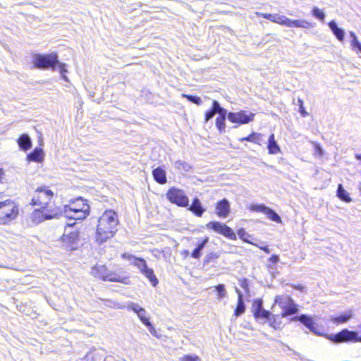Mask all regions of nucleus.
I'll use <instances>...</instances> for the list:
<instances>
[{
  "label": "nucleus",
  "instance_id": "f257e3e1",
  "mask_svg": "<svg viewBox=\"0 0 361 361\" xmlns=\"http://www.w3.org/2000/svg\"><path fill=\"white\" fill-rule=\"evenodd\" d=\"M118 219L116 213L110 209L106 210L98 220L95 240L102 244L111 238L117 231Z\"/></svg>",
  "mask_w": 361,
  "mask_h": 361
},
{
  "label": "nucleus",
  "instance_id": "f03ea898",
  "mask_svg": "<svg viewBox=\"0 0 361 361\" xmlns=\"http://www.w3.org/2000/svg\"><path fill=\"white\" fill-rule=\"evenodd\" d=\"M32 63L36 68L39 69L51 68L52 71H56V67H58L61 78L66 82L68 81V78L66 75V73L68 72L66 64L59 62L56 53L35 54L32 57Z\"/></svg>",
  "mask_w": 361,
  "mask_h": 361
},
{
  "label": "nucleus",
  "instance_id": "7ed1b4c3",
  "mask_svg": "<svg viewBox=\"0 0 361 361\" xmlns=\"http://www.w3.org/2000/svg\"><path fill=\"white\" fill-rule=\"evenodd\" d=\"M61 211V216H63L70 220H82L89 214L90 207L80 197L71 204L64 205Z\"/></svg>",
  "mask_w": 361,
  "mask_h": 361
},
{
  "label": "nucleus",
  "instance_id": "20e7f679",
  "mask_svg": "<svg viewBox=\"0 0 361 361\" xmlns=\"http://www.w3.org/2000/svg\"><path fill=\"white\" fill-rule=\"evenodd\" d=\"M18 215V207L11 200L7 199L0 202V224L11 223Z\"/></svg>",
  "mask_w": 361,
  "mask_h": 361
},
{
  "label": "nucleus",
  "instance_id": "39448f33",
  "mask_svg": "<svg viewBox=\"0 0 361 361\" xmlns=\"http://www.w3.org/2000/svg\"><path fill=\"white\" fill-rule=\"evenodd\" d=\"M91 274L103 281L111 282H120L127 284L128 278L117 275L115 273L108 270L104 265L96 264L92 268Z\"/></svg>",
  "mask_w": 361,
  "mask_h": 361
},
{
  "label": "nucleus",
  "instance_id": "423d86ee",
  "mask_svg": "<svg viewBox=\"0 0 361 361\" xmlns=\"http://www.w3.org/2000/svg\"><path fill=\"white\" fill-rule=\"evenodd\" d=\"M62 214L61 209H49L48 207H42L40 209H35L30 216L34 224H38L45 220L58 218Z\"/></svg>",
  "mask_w": 361,
  "mask_h": 361
},
{
  "label": "nucleus",
  "instance_id": "0eeeda50",
  "mask_svg": "<svg viewBox=\"0 0 361 361\" xmlns=\"http://www.w3.org/2000/svg\"><path fill=\"white\" fill-rule=\"evenodd\" d=\"M274 303L281 308V317H287L293 315L298 312V305L294 300L286 295H278L275 297Z\"/></svg>",
  "mask_w": 361,
  "mask_h": 361
},
{
  "label": "nucleus",
  "instance_id": "6e6552de",
  "mask_svg": "<svg viewBox=\"0 0 361 361\" xmlns=\"http://www.w3.org/2000/svg\"><path fill=\"white\" fill-rule=\"evenodd\" d=\"M326 338L335 343H360V334L356 331H350L344 329L337 334L327 335Z\"/></svg>",
  "mask_w": 361,
  "mask_h": 361
},
{
  "label": "nucleus",
  "instance_id": "1a4fd4ad",
  "mask_svg": "<svg viewBox=\"0 0 361 361\" xmlns=\"http://www.w3.org/2000/svg\"><path fill=\"white\" fill-rule=\"evenodd\" d=\"M167 199L173 204L179 207H186L189 205V199L185 192L178 188H171L166 193Z\"/></svg>",
  "mask_w": 361,
  "mask_h": 361
},
{
  "label": "nucleus",
  "instance_id": "9d476101",
  "mask_svg": "<svg viewBox=\"0 0 361 361\" xmlns=\"http://www.w3.org/2000/svg\"><path fill=\"white\" fill-rule=\"evenodd\" d=\"M54 193L51 190L39 188H37L31 200L30 204L33 206L44 207L51 200Z\"/></svg>",
  "mask_w": 361,
  "mask_h": 361
},
{
  "label": "nucleus",
  "instance_id": "9b49d317",
  "mask_svg": "<svg viewBox=\"0 0 361 361\" xmlns=\"http://www.w3.org/2000/svg\"><path fill=\"white\" fill-rule=\"evenodd\" d=\"M255 114L247 111H240L238 112H229L228 119L232 123L238 124H247L254 120Z\"/></svg>",
  "mask_w": 361,
  "mask_h": 361
},
{
  "label": "nucleus",
  "instance_id": "f8f14e48",
  "mask_svg": "<svg viewBox=\"0 0 361 361\" xmlns=\"http://www.w3.org/2000/svg\"><path fill=\"white\" fill-rule=\"evenodd\" d=\"M206 227L208 229H212L214 232L223 235L231 240L236 238L235 233L230 227L219 221H210L206 225Z\"/></svg>",
  "mask_w": 361,
  "mask_h": 361
},
{
  "label": "nucleus",
  "instance_id": "ddd939ff",
  "mask_svg": "<svg viewBox=\"0 0 361 361\" xmlns=\"http://www.w3.org/2000/svg\"><path fill=\"white\" fill-rule=\"evenodd\" d=\"M292 321H299L305 326H306L312 333L320 335L317 331V326L313 319V318L307 314H300L299 316L294 317L291 319Z\"/></svg>",
  "mask_w": 361,
  "mask_h": 361
},
{
  "label": "nucleus",
  "instance_id": "4468645a",
  "mask_svg": "<svg viewBox=\"0 0 361 361\" xmlns=\"http://www.w3.org/2000/svg\"><path fill=\"white\" fill-rule=\"evenodd\" d=\"M215 109L219 110V116L216 118V126L221 133L225 131L226 128V118L228 116L227 110L221 106L219 103L215 104Z\"/></svg>",
  "mask_w": 361,
  "mask_h": 361
},
{
  "label": "nucleus",
  "instance_id": "2eb2a0df",
  "mask_svg": "<svg viewBox=\"0 0 361 361\" xmlns=\"http://www.w3.org/2000/svg\"><path fill=\"white\" fill-rule=\"evenodd\" d=\"M127 308L136 313L143 324L149 325V320L147 316V312L144 308L141 307L138 304L134 303L133 302H130L128 304Z\"/></svg>",
  "mask_w": 361,
  "mask_h": 361
},
{
  "label": "nucleus",
  "instance_id": "dca6fc26",
  "mask_svg": "<svg viewBox=\"0 0 361 361\" xmlns=\"http://www.w3.org/2000/svg\"><path fill=\"white\" fill-rule=\"evenodd\" d=\"M231 211L230 203L228 200L223 199L216 205V213L221 218H226Z\"/></svg>",
  "mask_w": 361,
  "mask_h": 361
},
{
  "label": "nucleus",
  "instance_id": "f3484780",
  "mask_svg": "<svg viewBox=\"0 0 361 361\" xmlns=\"http://www.w3.org/2000/svg\"><path fill=\"white\" fill-rule=\"evenodd\" d=\"M61 239L62 242L68 248L75 250L78 240V233L71 231L68 234H63Z\"/></svg>",
  "mask_w": 361,
  "mask_h": 361
},
{
  "label": "nucleus",
  "instance_id": "a211bd4d",
  "mask_svg": "<svg viewBox=\"0 0 361 361\" xmlns=\"http://www.w3.org/2000/svg\"><path fill=\"white\" fill-rule=\"evenodd\" d=\"M188 210L192 212L196 216L198 217H201L205 212V209L203 207L200 200L197 197H195L192 200V204L188 208Z\"/></svg>",
  "mask_w": 361,
  "mask_h": 361
},
{
  "label": "nucleus",
  "instance_id": "6ab92c4d",
  "mask_svg": "<svg viewBox=\"0 0 361 361\" xmlns=\"http://www.w3.org/2000/svg\"><path fill=\"white\" fill-rule=\"evenodd\" d=\"M353 317V312L352 310L345 311L343 314L339 316H331L330 319L334 324H344L346 323Z\"/></svg>",
  "mask_w": 361,
  "mask_h": 361
},
{
  "label": "nucleus",
  "instance_id": "aec40b11",
  "mask_svg": "<svg viewBox=\"0 0 361 361\" xmlns=\"http://www.w3.org/2000/svg\"><path fill=\"white\" fill-rule=\"evenodd\" d=\"M286 26L288 27L310 28L312 27V25L305 20H292L288 18Z\"/></svg>",
  "mask_w": 361,
  "mask_h": 361
},
{
  "label": "nucleus",
  "instance_id": "412c9836",
  "mask_svg": "<svg viewBox=\"0 0 361 361\" xmlns=\"http://www.w3.org/2000/svg\"><path fill=\"white\" fill-rule=\"evenodd\" d=\"M154 180L159 184H165L167 182L166 171L161 167H157L152 171Z\"/></svg>",
  "mask_w": 361,
  "mask_h": 361
},
{
  "label": "nucleus",
  "instance_id": "4be33fe9",
  "mask_svg": "<svg viewBox=\"0 0 361 361\" xmlns=\"http://www.w3.org/2000/svg\"><path fill=\"white\" fill-rule=\"evenodd\" d=\"M235 291L238 293V304L235 310L234 314L235 317H239L245 312V305L243 299V294L240 290L235 288Z\"/></svg>",
  "mask_w": 361,
  "mask_h": 361
},
{
  "label": "nucleus",
  "instance_id": "5701e85b",
  "mask_svg": "<svg viewBox=\"0 0 361 361\" xmlns=\"http://www.w3.org/2000/svg\"><path fill=\"white\" fill-rule=\"evenodd\" d=\"M329 27L339 41L342 42L344 39L345 32L342 28L338 27L336 21H330L329 23Z\"/></svg>",
  "mask_w": 361,
  "mask_h": 361
},
{
  "label": "nucleus",
  "instance_id": "b1692460",
  "mask_svg": "<svg viewBox=\"0 0 361 361\" xmlns=\"http://www.w3.org/2000/svg\"><path fill=\"white\" fill-rule=\"evenodd\" d=\"M18 144L19 147L24 151L28 150L32 147V141L27 134L21 135L18 140Z\"/></svg>",
  "mask_w": 361,
  "mask_h": 361
},
{
  "label": "nucleus",
  "instance_id": "393cba45",
  "mask_svg": "<svg viewBox=\"0 0 361 361\" xmlns=\"http://www.w3.org/2000/svg\"><path fill=\"white\" fill-rule=\"evenodd\" d=\"M27 159L30 161L41 162L44 159V152L41 148L36 147L27 156Z\"/></svg>",
  "mask_w": 361,
  "mask_h": 361
},
{
  "label": "nucleus",
  "instance_id": "a878e982",
  "mask_svg": "<svg viewBox=\"0 0 361 361\" xmlns=\"http://www.w3.org/2000/svg\"><path fill=\"white\" fill-rule=\"evenodd\" d=\"M267 148L269 149V153L271 154H276L280 152V147L275 140L274 134L270 135L269 137Z\"/></svg>",
  "mask_w": 361,
  "mask_h": 361
},
{
  "label": "nucleus",
  "instance_id": "bb28decb",
  "mask_svg": "<svg viewBox=\"0 0 361 361\" xmlns=\"http://www.w3.org/2000/svg\"><path fill=\"white\" fill-rule=\"evenodd\" d=\"M173 166L181 172H190L192 169L191 165L183 160H177L173 162Z\"/></svg>",
  "mask_w": 361,
  "mask_h": 361
},
{
  "label": "nucleus",
  "instance_id": "cd10ccee",
  "mask_svg": "<svg viewBox=\"0 0 361 361\" xmlns=\"http://www.w3.org/2000/svg\"><path fill=\"white\" fill-rule=\"evenodd\" d=\"M337 196L340 200L344 202H350L351 201L348 192L343 188L341 184H339L338 186Z\"/></svg>",
  "mask_w": 361,
  "mask_h": 361
},
{
  "label": "nucleus",
  "instance_id": "c85d7f7f",
  "mask_svg": "<svg viewBox=\"0 0 361 361\" xmlns=\"http://www.w3.org/2000/svg\"><path fill=\"white\" fill-rule=\"evenodd\" d=\"M143 275L149 279L152 286L155 287L159 281L157 278L154 274V271L151 268H148L143 273Z\"/></svg>",
  "mask_w": 361,
  "mask_h": 361
},
{
  "label": "nucleus",
  "instance_id": "c756f323",
  "mask_svg": "<svg viewBox=\"0 0 361 361\" xmlns=\"http://www.w3.org/2000/svg\"><path fill=\"white\" fill-rule=\"evenodd\" d=\"M259 136H260V134L257 133H252V134L249 135L247 137L240 138L239 140L240 142L247 141V142H254L255 144L260 145Z\"/></svg>",
  "mask_w": 361,
  "mask_h": 361
},
{
  "label": "nucleus",
  "instance_id": "7c9ffc66",
  "mask_svg": "<svg viewBox=\"0 0 361 361\" xmlns=\"http://www.w3.org/2000/svg\"><path fill=\"white\" fill-rule=\"evenodd\" d=\"M264 214H266L267 216L273 221L279 223V222H281V221L279 215L276 212H275L273 209H271V208H269L268 207H267V209L265 210Z\"/></svg>",
  "mask_w": 361,
  "mask_h": 361
},
{
  "label": "nucleus",
  "instance_id": "2f4dec72",
  "mask_svg": "<svg viewBox=\"0 0 361 361\" xmlns=\"http://www.w3.org/2000/svg\"><path fill=\"white\" fill-rule=\"evenodd\" d=\"M121 257L123 259H128L130 262V264L135 267H137L138 261L142 259L126 252L122 254Z\"/></svg>",
  "mask_w": 361,
  "mask_h": 361
},
{
  "label": "nucleus",
  "instance_id": "473e14b6",
  "mask_svg": "<svg viewBox=\"0 0 361 361\" xmlns=\"http://www.w3.org/2000/svg\"><path fill=\"white\" fill-rule=\"evenodd\" d=\"M219 103L216 100H214L212 102V109L207 111L205 114V121L208 122L210 119H212L216 114H219V111L215 109V104Z\"/></svg>",
  "mask_w": 361,
  "mask_h": 361
},
{
  "label": "nucleus",
  "instance_id": "72a5a7b5",
  "mask_svg": "<svg viewBox=\"0 0 361 361\" xmlns=\"http://www.w3.org/2000/svg\"><path fill=\"white\" fill-rule=\"evenodd\" d=\"M258 314H255V317L257 319V320H267L268 319H269V317L271 316V313L269 312V311H267L266 310H264V308L259 311L258 312Z\"/></svg>",
  "mask_w": 361,
  "mask_h": 361
},
{
  "label": "nucleus",
  "instance_id": "f704fd0d",
  "mask_svg": "<svg viewBox=\"0 0 361 361\" xmlns=\"http://www.w3.org/2000/svg\"><path fill=\"white\" fill-rule=\"evenodd\" d=\"M219 257V255L217 252H210L207 254L204 258L203 263L204 264H207L212 262H215Z\"/></svg>",
  "mask_w": 361,
  "mask_h": 361
},
{
  "label": "nucleus",
  "instance_id": "c9c22d12",
  "mask_svg": "<svg viewBox=\"0 0 361 361\" xmlns=\"http://www.w3.org/2000/svg\"><path fill=\"white\" fill-rule=\"evenodd\" d=\"M350 35L352 37L351 46L353 49H357L358 51L361 52V43L357 40L355 34L353 32H350Z\"/></svg>",
  "mask_w": 361,
  "mask_h": 361
},
{
  "label": "nucleus",
  "instance_id": "e433bc0d",
  "mask_svg": "<svg viewBox=\"0 0 361 361\" xmlns=\"http://www.w3.org/2000/svg\"><path fill=\"white\" fill-rule=\"evenodd\" d=\"M287 20L288 18L286 16L276 13L274 14L273 22L286 26Z\"/></svg>",
  "mask_w": 361,
  "mask_h": 361
},
{
  "label": "nucleus",
  "instance_id": "4c0bfd02",
  "mask_svg": "<svg viewBox=\"0 0 361 361\" xmlns=\"http://www.w3.org/2000/svg\"><path fill=\"white\" fill-rule=\"evenodd\" d=\"M215 289L218 293V298L219 300L226 296L227 292L225 289V286L224 284H219L218 286H215Z\"/></svg>",
  "mask_w": 361,
  "mask_h": 361
},
{
  "label": "nucleus",
  "instance_id": "58836bf2",
  "mask_svg": "<svg viewBox=\"0 0 361 361\" xmlns=\"http://www.w3.org/2000/svg\"><path fill=\"white\" fill-rule=\"evenodd\" d=\"M263 309V302L262 300H255L252 304L253 314H258V312Z\"/></svg>",
  "mask_w": 361,
  "mask_h": 361
},
{
  "label": "nucleus",
  "instance_id": "ea45409f",
  "mask_svg": "<svg viewBox=\"0 0 361 361\" xmlns=\"http://www.w3.org/2000/svg\"><path fill=\"white\" fill-rule=\"evenodd\" d=\"M312 15L315 18H317L322 21H324V18H325L324 13L322 11H321L319 8H318L317 7H314L312 8Z\"/></svg>",
  "mask_w": 361,
  "mask_h": 361
},
{
  "label": "nucleus",
  "instance_id": "a19ab883",
  "mask_svg": "<svg viewBox=\"0 0 361 361\" xmlns=\"http://www.w3.org/2000/svg\"><path fill=\"white\" fill-rule=\"evenodd\" d=\"M182 96L183 97L187 98L190 102H191L195 104L200 105L202 104V100H201L200 97H199L197 96L189 95V94H183Z\"/></svg>",
  "mask_w": 361,
  "mask_h": 361
},
{
  "label": "nucleus",
  "instance_id": "79ce46f5",
  "mask_svg": "<svg viewBox=\"0 0 361 361\" xmlns=\"http://www.w3.org/2000/svg\"><path fill=\"white\" fill-rule=\"evenodd\" d=\"M267 207L264 204H251L250 209L252 212H259L264 214Z\"/></svg>",
  "mask_w": 361,
  "mask_h": 361
},
{
  "label": "nucleus",
  "instance_id": "37998d69",
  "mask_svg": "<svg viewBox=\"0 0 361 361\" xmlns=\"http://www.w3.org/2000/svg\"><path fill=\"white\" fill-rule=\"evenodd\" d=\"M140 272L143 274V273L147 270L149 267H147L146 261L142 258L141 260H139L137 267H136Z\"/></svg>",
  "mask_w": 361,
  "mask_h": 361
},
{
  "label": "nucleus",
  "instance_id": "c03bdc74",
  "mask_svg": "<svg viewBox=\"0 0 361 361\" xmlns=\"http://www.w3.org/2000/svg\"><path fill=\"white\" fill-rule=\"evenodd\" d=\"M180 361H200V358L197 355H186L180 357Z\"/></svg>",
  "mask_w": 361,
  "mask_h": 361
},
{
  "label": "nucleus",
  "instance_id": "a18cd8bd",
  "mask_svg": "<svg viewBox=\"0 0 361 361\" xmlns=\"http://www.w3.org/2000/svg\"><path fill=\"white\" fill-rule=\"evenodd\" d=\"M257 16H259V17H262L265 19H267L271 22H273L274 20V14H271V13H259V12H257L256 13Z\"/></svg>",
  "mask_w": 361,
  "mask_h": 361
},
{
  "label": "nucleus",
  "instance_id": "49530a36",
  "mask_svg": "<svg viewBox=\"0 0 361 361\" xmlns=\"http://www.w3.org/2000/svg\"><path fill=\"white\" fill-rule=\"evenodd\" d=\"M209 242V237H204L202 241L197 245V250H200V251H202L205 245H207V243Z\"/></svg>",
  "mask_w": 361,
  "mask_h": 361
},
{
  "label": "nucleus",
  "instance_id": "de8ad7c7",
  "mask_svg": "<svg viewBox=\"0 0 361 361\" xmlns=\"http://www.w3.org/2000/svg\"><path fill=\"white\" fill-rule=\"evenodd\" d=\"M240 286L242 288L245 290V292H247L249 290L248 281L246 279H243L240 280Z\"/></svg>",
  "mask_w": 361,
  "mask_h": 361
},
{
  "label": "nucleus",
  "instance_id": "09e8293b",
  "mask_svg": "<svg viewBox=\"0 0 361 361\" xmlns=\"http://www.w3.org/2000/svg\"><path fill=\"white\" fill-rule=\"evenodd\" d=\"M238 234L239 235V237L243 240L245 242H247V240L245 239V236H247L248 234L247 233V232L245 231V229L243 228H240L238 231Z\"/></svg>",
  "mask_w": 361,
  "mask_h": 361
},
{
  "label": "nucleus",
  "instance_id": "8fccbe9b",
  "mask_svg": "<svg viewBox=\"0 0 361 361\" xmlns=\"http://www.w3.org/2000/svg\"><path fill=\"white\" fill-rule=\"evenodd\" d=\"M202 255V251L196 247L191 253V257L194 259H199Z\"/></svg>",
  "mask_w": 361,
  "mask_h": 361
},
{
  "label": "nucleus",
  "instance_id": "3c124183",
  "mask_svg": "<svg viewBox=\"0 0 361 361\" xmlns=\"http://www.w3.org/2000/svg\"><path fill=\"white\" fill-rule=\"evenodd\" d=\"M202 255V251L196 247L191 253V257L194 259H199Z\"/></svg>",
  "mask_w": 361,
  "mask_h": 361
},
{
  "label": "nucleus",
  "instance_id": "603ef678",
  "mask_svg": "<svg viewBox=\"0 0 361 361\" xmlns=\"http://www.w3.org/2000/svg\"><path fill=\"white\" fill-rule=\"evenodd\" d=\"M269 322L270 326L276 329V319H275V315L271 314V317H269V319H267Z\"/></svg>",
  "mask_w": 361,
  "mask_h": 361
},
{
  "label": "nucleus",
  "instance_id": "864d4df0",
  "mask_svg": "<svg viewBox=\"0 0 361 361\" xmlns=\"http://www.w3.org/2000/svg\"><path fill=\"white\" fill-rule=\"evenodd\" d=\"M299 112L300 113L301 116L302 117H305L307 116V112L305 111L303 105H300V106L299 107Z\"/></svg>",
  "mask_w": 361,
  "mask_h": 361
},
{
  "label": "nucleus",
  "instance_id": "5fc2aeb1",
  "mask_svg": "<svg viewBox=\"0 0 361 361\" xmlns=\"http://www.w3.org/2000/svg\"><path fill=\"white\" fill-rule=\"evenodd\" d=\"M269 261L273 264H276L279 261V257L278 255H274L269 258Z\"/></svg>",
  "mask_w": 361,
  "mask_h": 361
},
{
  "label": "nucleus",
  "instance_id": "6e6d98bb",
  "mask_svg": "<svg viewBox=\"0 0 361 361\" xmlns=\"http://www.w3.org/2000/svg\"><path fill=\"white\" fill-rule=\"evenodd\" d=\"M315 150L317 154H319L320 156L323 154V150L321 146L319 144H315Z\"/></svg>",
  "mask_w": 361,
  "mask_h": 361
},
{
  "label": "nucleus",
  "instance_id": "4d7b16f0",
  "mask_svg": "<svg viewBox=\"0 0 361 361\" xmlns=\"http://www.w3.org/2000/svg\"><path fill=\"white\" fill-rule=\"evenodd\" d=\"M145 326L148 328L149 332L154 335L155 334V329L154 328V326H152V324H151V322H149V325L148 324H145Z\"/></svg>",
  "mask_w": 361,
  "mask_h": 361
},
{
  "label": "nucleus",
  "instance_id": "13d9d810",
  "mask_svg": "<svg viewBox=\"0 0 361 361\" xmlns=\"http://www.w3.org/2000/svg\"><path fill=\"white\" fill-rule=\"evenodd\" d=\"M261 250L264 251L266 253H270V250L268 246L259 247Z\"/></svg>",
  "mask_w": 361,
  "mask_h": 361
},
{
  "label": "nucleus",
  "instance_id": "bf43d9fd",
  "mask_svg": "<svg viewBox=\"0 0 361 361\" xmlns=\"http://www.w3.org/2000/svg\"><path fill=\"white\" fill-rule=\"evenodd\" d=\"M295 289H297V290H299L300 291H303L304 289H305V287L301 286V285H298V286H293Z\"/></svg>",
  "mask_w": 361,
  "mask_h": 361
},
{
  "label": "nucleus",
  "instance_id": "052dcab7",
  "mask_svg": "<svg viewBox=\"0 0 361 361\" xmlns=\"http://www.w3.org/2000/svg\"><path fill=\"white\" fill-rule=\"evenodd\" d=\"M298 103H299V107L300 106L301 104L303 105V102L300 99H298Z\"/></svg>",
  "mask_w": 361,
  "mask_h": 361
},
{
  "label": "nucleus",
  "instance_id": "680f3d73",
  "mask_svg": "<svg viewBox=\"0 0 361 361\" xmlns=\"http://www.w3.org/2000/svg\"><path fill=\"white\" fill-rule=\"evenodd\" d=\"M75 224V222H73V223H68L67 224L68 226H73Z\"/></svg>",
  "mask_w": 361,
  "mask_h": 361
},
{
  "label": "nucleus",
  "instance_id": "e2e57ef3",
  "mask_svg": "<svg viewBox=\"0 0 361 361\" xmlns=\"http://www.w3.org/2000/svg\"><path fill=\"white\" fill-rule=\"evenodd\" d=\"M359 192H360V194L361 195V183L359 185Z\"/></svg>",
  "mask_w": 361,
  "mask_h": 361
}]
</instances>
